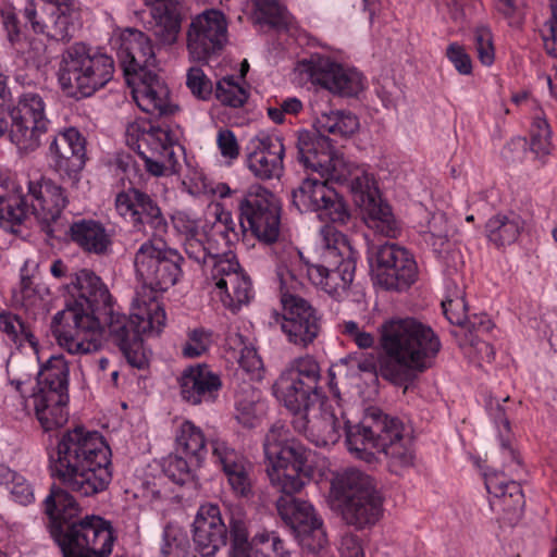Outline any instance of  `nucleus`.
<instances>
[{
    "label": "nucleus",
    "mask_w": 557,
    "mask_h": 557,
    "mask_svg": "<svg viewBox=\"0 0 557 557\" xmlns=\"http://www.w3.org/2000/svg\"><path fill=\"white\" fill-rule=\"evenodd\" d=\"M52 475L64 488H52L45 499L50 534L63 557H108L113 529L100 516L77 519L79 507L73 492L88 497L108 488L112 481L111 449L96 431L77 426L66 431L50 456Z\"/></svg>",
    "instance_id": "nucleus-1"
},
{
    "label": "nucleus",
    "mask_w": 557,
    "mask_h": 557,
    "mask_svg": "<svg viewBox=\"0 0 557 557\" xmlns=\"http://www.w3.org/2000/svg\"><path fill=\"white\" fill-rule=\"evenodd\" d=\"M382 356L360 354L345 361L350 370L380 374L384 380L403 386L418 373L431 368L441 349L435 332L413 318L389 319L381 325Z\"/></svg>",
    "instance_id": "nucleus-2"
},
{
    "label": "nucleus",
    "mask_w": 557,
    "mask_h": 557,
    "mask_svg": "<svg viewBox=\"0 0 557 557\" xmlns=\"http://www.w3.org/2000/svg\"><path fill=\"white\" fill-rule=\"evenodd\" d=\"M69 292L74 297L51 321V332L59 346L72 355L98 351L102 344L101 310L109 308L111 295L91 270L81 269L70 275Z\"/></svg>",
    "instance_id": "nucleus-3"
},
{
    "label": "nucleus",
    "mask_w": 557,
    "mask_h": 557,
    "mask_svg": "<svg viewBox=\"0 0 557 557\" xmlns=\"http://www.w3.org/2000/svg\"><path fill=\"white\" fill-rule=\"evenodd\" d=\"M348 450L367 463L376 461V454H383L389 472L401 475L414 467L413 440L405 424L395 417L370 408L361 423L346 431Z\"/></svg>",
    "instance_id": "nucleus-4"
},
{
    "label": "nucleus",
    "mask_w": 557,
    "mask_h": 557,
    "mask_svg": "<svg viewBox=\"0 0 557 557\" xmlns=\"http://www.w3.org/2000/svg\"><path fill=\"white\" fill-rule=\"evenodd\" d=\"M284 248L276 268L282 313H275V321L280 323L282 332L290 344L307 348L321 331V315L307 299L297 294L302 284L289 269V264L302 259L300 251L292 246H284Z\"/></svg>",
    "instance_id": "nucleus-5"
},
{
    "label": "nucleus",
    "mask_w": 557,
    "mask_h": 557,
    "mask_svg": "<svg viewBox=\"0 0 557 557\" xmlns=\"http://www.w3.org/2000/svg\"><path fill=\"white\" fill-rule=\"evenodd\" d=\"M321 263H308L307 275L319 289L336 300L348 296L355 277L356 260L344 236L333 226L321 228Z\"/></svg>",
    "instance_id": "nucleus-6"
},
{
    "label": "nucleus",
    "mask_w": 557,
    "mask_h": 557,
    "mask_svg": "<svg viewBox=\"0 0 557 557\" xmlns=\"http://www.w3.org/2000/svg\"><path fill=\"white\" fill-rule=\"evenodd\" d=\"M126 143L137 150L145 170L156 177L171 176L181 171L177 131L169 125H154L147 120H136L126 127Z\"/></svg>",
    "instance_id": "nucleus-7"
},
{
    "label": "nucleus",
    "mask_w": 557,
    "mask_h": 557,
    "mask_svg": "<svg viewBox=\"0 0 557 557\" xmlns=\"http://www.w3.org/2000/svg\"><path fill=\"white\" fill-rule=\"evenodd\" d=\"M263 449L271 485L284 497L299 493L306 484L304 467L308 459L307 449L280 423L273 424L268 431Z\"/></svg>",
    "instance_id": "nucleus-8"
},
{
    "label": "nucleus",
    "mask_w": 557,
    "mask_h": 557,
    "mask_svg": "<svg viewBox=\"0 0 557 557\" xmlns=\"http://www.w3.org/2000/svg\"><path fill=\"white\" fill-rule=\"evenodd\" d=\"M331 496L337 502L344 521L358 530L374 525L382 515V497L374 480L350 468L335 476Z\"/></svg>",
    "instance_id": "nucleus-9"
},
{
    "label": "nucleus",
    "mask_w": 557,
    "mask_h": 557,
    "mask_svg": "<svg viewBox=\"0 0 557 557\" xmlns=\"http://www.w3.org/2000/svg\"><path fill=\"white\" fill-rule=\"evenodd\" d=\"M113 74L114 61L110 55L76 42L63 52L58 76L67 95L89 97L103 88Z\"/></svg>",
    "instance_id": "nucleus-10"
},
{
    "label": "nucleus",
    "mask_w": 557,
    "mask_h": 557,
    "mask_svg": "<svg viewBox=\"0 0 557 557\" xmlns=\"http://www.w3.org/2000/svg\"><path fill=\"white\" fill-rule=\"evenodd\" d=\"M183 257L162 240L148 239L135 253L134 264L141 288L165 292L181 278Z\"/></svg>",
    "instance_id": "nucleus-11"
},
{
    "label": "nucleus",
    "mask_w": 557,
    "mask_h": 557,
    "mask_svg": "<svg viewBox=\"0 0 557 557\" xmlns=\"http://www.w3.org/2000/svg\"><path fill=\"white\" fill-rule=\"evenodd\" d=\"M9 115L11 141L20 150H36L50 125L42 95L38 91H23L10 109Z\"/></svg>",
    "instance_id": "nucleus-12"
},
{
    "label": "nucleus",
    "mask_w": 557,
    "mask_h": 557,
    "mask_svg": "<svg viewBox=\"0 0 557 557\" xmlns=\"http://www.w3.org/2000/svg\"><path fill=\"white\" fill-rule=\"evenodd\" d=\"M319 363L310 356L294 359L273 385L276 398L290 411H299L319 396Z\"/></svg>",
    "instance_id": "nucleus-13"
},
{
    "label": "nucleus",
    "mask_w": 557,
    "mask_h": 557,
    "mask_svg": "<svg viewBox=\"0 0 557 557\" xmlns=\"http://www.w3.org/2000/svg\"><path fill=\"white\" fill-rule=\"evenodd\" d=\"M240 226L246 221L257 239L275 244L281 231V209L276 197L261 186H253L239 202Z\"/></svg>",
    "instance_id": "nucleus-14"
},
{
    "label": "nucleus",
    "mask_w": 557,
    "mask_h": 557,
    "mask_svg": "<svg viewBox=\"0 0 557 557\" xmlns=\"http://www.w3.org/2000/svg\"><path fill=\"white\" fill-rule=\"evenodd\" d=\"M370 263L376 283L388 290H404L418 276L413 256L396 244L386 243L374 248Z\"/></svg>",
    "instance_id": "nucleus-15"
},
{
    "label": "nucleus",
    "mask_w": 557,
    "mask_h": 557,
    "mask_svg": "<svg viewBox=\"0 0 557 557\" xmlns=\"http://www.w3.org/2000/svg\"><path fill=\"white\" fill-rule=\"evenodd\" d=\"M231 547L228 557H290L281 537L273 531H261L249 540L244 509H230Z\"/></svg>",
    "instance_id": "nucleus-16"
},
{
    "label": "nucleus",
    "mask_w": 557,
    "mask_h": 557,
    "mask_svg": "<svg viewBox=\"0 0 557 557\" xmlns=\"http://www.w3.org/2000/svg\"><path fill=\"white\" fill-rule=\"evenodd\" d=\"M115 209L135 231L150 236V239L161 238L168 232L169 224L158 202L138 188L119 193Z\"/></svg>",
    "instance_id": "nucleus-17"
},
{
    "label": "nucleus",
    "mask_w": 557,
    "mask_h": 557,
    "mask_svg": "<svg viewBox=\"0 0 557 557\" xmlns=\"http://www.w3.org/2000/svg\"><path fill=\"white\" fill-rule=\"evenodd\" d=\"M293 412L294 429L319 447L337 443L346 430V421L343 419L342 411L331 405L315 406L311 401L301 410Z\"/></svg>",
    "instance_id": "nucleus-18"
},
{
    "label": "nucleus",
    "mask_w": 557,
    "mask_h": 557,
    "mask_svg": "<svg viewBox=\"0 0 557 557\" xmlns=\"http://www.w3.org/2000/svg\"><path fill=\"white\" fill-rule=\"evenodd\" d=\"M186 36L189 58L194 61L207 62L227 42L226 17L219 10H205L191 18Z\"/></svg>",
    "instance_id": "nucleus-19"
},
{
    "label": "nucleus",
    "mask_w": 557,
    "mask_h": 557,
    "mask_svg": "<svg viewBox=\"0 0 557 557\" xmlns=\"http://www.w3.org/2000/svg\"><path fill=\"white\" fill-rule=\"evenodd\" d=\"M293 205L301 213L318 212L321 219L345 224L350 214L338 194L325 181L308 177L292 193Z\"/></svg>",
    "instance_id": "nucleus-20"
},
{
    "label": "nucleus",
    "mask_w": 557,
    "mask_h": 557,
    "mask_svg": "<svg viewBox=\"0 0 557 557\" xmlns=\"http://www.w3.org/2000/svg\"><path fill=\"white\" fill-rule=\"evenodd\" d=\"M47 5L38 12L33 3L23 10V17L36 34L53 40L70 39L75 29L78 12L72 0H44Z\"/></svg>",
    "instance_id": "nucleus-21"
},
{
    "label": "nucleus",
    "mask_w": 557,
    "mask_h": 557,
    "mask_svg": "<svg viewBox=\"0 0 557 557\" xmlns=\"http://www.w3.org/2000/svg\"><path fill=\"white\" fill-rule=\"evenodd\" d=\"M298 70L313 84L334 94L352 97L363 89V77L358 71L345 69L329 57L311 55L299 62Z\"/></svg>",
    "instance_id": "nucleus-22"
},
{
    "label": "nucleus",
    "mask_w": 557,
    "mask_h": 557,
    "mask_svg": "<svg viewBox=\"0 0 557 557\" xmlns=\"http://www.w3.org/2000/svg\"><path fill=\"white\" fill-rule=\"evenodd\" d=\"M276 508L281 518L293 529L305 548L315 553L327 544L322 521L310 503L292 497H280Z\"/></svg>",
    "instance_id": "nucleus-23"
},
{
    "label": "nucleus",
    "mask_w": 557,
    "mask_h": 557,
    "mask_svg": "<svg viewBox=\"0 0 557 557\" xmlns=\"http://www.w3.org/2000/svg\"><path fill=\"white\" fill-rule=\"evenodd\" d=\"M117 57L126 83L133 82L141 74L157 70V59L150 38L138 29H125L117 46Z\"/></svg>",
    "instance_id": "nucleus-24"
},
{
    "label": "nucleus",
    "mask_w": 557,
    "mask_h": 557,
    "mask_svg": "<svg viewBox=\"0 0 557 557\" xmlns=\"http://www.w3.org/2000/svg\"><path fill=\"white\" fill-rule=\"evenodd\" d=\"M49 158L55 172L77 182L86 163L84 136L74 127L58 133L50 144Z\"/></svg>",
    "instance_id": "nucleus-25"
},
{
    "label": "nucleus",
    "mask_w": 557,
    "mask_h": 557,
    "mask_svg": "<svg viewBox=\"0 0 557 557\" xmlns=\"http://www.w3.org/2000/svg\"><path fill=\"white\" fill-rule=\"evenodd\" d=\"M210 280L214 284L222 304L232 311L250 300V280L239 270L237 261L226 258L214 262Z\"/></svg>",
    "instance_id": "nucleus-26"
},
{
    "label": "nucleus",
    "mask_w": 557,
    "mask_h": 557,
    "mask_svg": "<svg viewBox=\"0 0 557 557\" xmlns=\"http://www.w3.org/2000/svg\"><path fill=\"white\" fill-rule=\"evenodd\" d=\"M285 147L280 136L259 134L247 145V166L259 180L267 181L283 174Z\"/></svg>",
    "instance_id": "nucleus-27"
},
{
    "label": "nucleus",
    "mask_w": 557,
    "mask_h": 557,
    "mask_svg": "<svg viewBox=\"0 0 557 557\" xmlns=\"http://www.w3.org/2000/svg\"><path fill=\"white\" fill-rule=\"evenodd\" d=\"M212 456L227 478L233 492L242 497L252 493V465L228 443L222 440L211 442Z\"/></svg>",
    "instance_id": "nucleus-28"
},
{
    "label": "nucleus",
    "mask_w": 557,
    "mask_h": 557,
    "mask_svg": "<svg viewBox=\"0 0 557 557\" xmlns=\"http://www.w3.org/2000/svg\"><path fill=\"white\" fill-rule=\"evenodd\" d=\"M227 529L218 505L205 504L193 524V539L203 557L213 556L226 543Z\"/></svg>",
    "instance_id": "nucleus-29"
},
{
    "label": "nucleus",
    "mask_w": 557,
    "mask_h": 557,
    "mask_svg": "<svg viewBox=\"0 0 557 557\" xmlns=\"http://www.w3.org/2000/svg\"><path fill=\"white\" fill-rule=\"evenodd\" d=\"M28 194L32 198V205H28L29 214L44 223L57 221L69 203L63 187L44 176L29 181Z\"/></svg>",
    "instance_id": "nucleus-30"
},
{
    "label": "nucleus",
    "mask_w": 557,
    "mask_h": 557,
    "mask_svg": "<svg viewBox=\"0 0 557 557\" xmlns=\"http://www.w3.org/2000/svg\"><path fill=\"white\" fill-rule=\"evenodd\" d=\"M137 106L145 112L157 115H171L177 107L170 102L168 86L159 78L157 72L141 74V77L128 82Z\"/></svg>",
    "instance_id": "nucleus-31"
},
{
    "label": "nucleus",
    "mask_w": 557,
    "mask_h": 557,
    "mask_svg": "<svg viewBox=\"0 0 557 557\" xmlns=\"http://www.w3.org/2000/svg\"><path fill=\"white\" fill-rule=\"evenodd\" d=\"M149 9L151 30L160 45L172 46L177 41L183 20L182 0H144Z\"/></svg>",
    "instance_id": "nucleus-32"
},
{
    "label": "nucleus",
    "mask_w": 557,
    "mask_h": 557,
    "mask_svg": "<svg viewBox=\"0 0 557 557\" xmlns=\"http://www.w3.org/2000/svg\"><path fill=\"white\" fill-rule=\"evenodd\" d=\"M181 395L191 405L215 399L222 386L220 376L207 364H198L186 369L181 379Z\"/></svg>",
    "instance_id": "nucleus-33"
},
{
    "label": "nucleus",
    "mask_w": 557,
    "mask_h": 557,
    "mask_svg": "<svg viewBox=\"0 0 557 557\" xmlns=\"http://www.w3.org/2000/svg\"><path fill=\"white\" fill-rule=\"evenodd\" d=\"M324 170L319 175L327 181L337 184L347 185L354 198H359L362 194L373 187V180L363 166L357 165L335 151L332 153V161L326 162Z\"/></svg>",
    "instance_id": "nucleus-34"
},
{
    "label": "nucleus",
    "mask_w": 557,
    "mask_h": 557,
    "mask_svg": "<svg viewBox=\"0 0 557 557\" xmlns=\"http://www.w3.org/2000/svg\"><path fill=\"white\" fill-rule=\"evenodd\" d=\"M355 202L361 208L367 226L385 237L395 238L400 233L399 223L395 219L391 207L383 202L377 190H370L356 198Z\"/></svg>",
    "instance_id": "nucleus-35"
},
{
    "label": "nucleus",
    "mask_w": 557,
    "mask_h": 557,
    "mask_svg": "<svg viewBox=\"0 0 557 557\" xmlns=\"http://www.w3.org/2000/svg\"><path fill=\"white\" fill-rule=\"evenodd\" d=\"M132 317L141 335H158L165 326L166 315L158 296L140 288L132 302Z\"/></svg>",
    "instance_id": "nucleus-36"
},
{
    "label": "nucleus",
    "mask_w": 557,
    "mask_h": 557,
    "mask_svg": "<svg viewBox=\"0 0 557 557\" xmlns=\"http://www.w3.org/2000/svg\"><path fill=\"white\" fill-rule=\"evenodd\" d=\"M485 486L494 508L512 513L522 510L524 496L518 482L507 479L503 472L491 471L485 474Z\"/></svg>",
    "instance_id": "nucleus-37"
},
{
    "label": "nucleus",
    "mask_w": 557,
    "mask_h": 557,
    "mask_svg": "<svg viewBox=\"0 0 557 557\" xmlns=\"http://www.w3.org/2000/svg\"><path fill=\"white\" fill-rule=\"evenodd\" d=\"M69 236L83 251L98 256L106 255L112 245L111 233L101 222L91 219L72 223Z\"/></svg>",
    "instance_id": "nucleus-38"
},
{
    "label": "nucleus",
    "mask_w": 557,
    "mask_h": 557,
    "mask_svg": "<svg viewBox=\"0 0 557 557\" xmlns=\"http://www.w3.org/2000/svg\"><path fill=\"white\" fill-rule=\"evenodd\" d=\"M446 319L454 325L476 333H487L492 329V322L485 317L473 315L469 318L468 306L465 300V292L461 287L454 285L448 288L446 298L442 301Z\"/></svg>",
    "instance_id": "nucleus-39"
},
{
    "label": "nucleus",
    "mask_w": 557,
    "mask_h": 557,
    "mask_svg": "<svg viewBox=\"0 0 557 557\" xmlns=\"http://www.w3.org/2000/svg\"><path fill=\"white\" fill-rule=\"evenodd\" d=\"M205 225L206 239L220 249V257L227 258V251L240 238V230H237V223L231 212L216 205L212 219L207 220Z\"/></svg>",
    "instance_id": "nucleus-40"
},
{
    "label": "nucleus",
    "mask_w": 557,
    "mask_h": 557,
    "mask_svg": "<svg viewBox=\"0 0 557 557\" xmlns=\"http://www.w3.org/2000/svg\"><path fill=\"white\" fill-rule=\"evenodd\" d=\"M312 110L315 114L313 126L320 135L348 137L359 128L358 117L349 111L322 108L318 102L312 104Z\"/></svg>",
    "instance_id": "nucleus-41"
},
{
    "label": "nucleus",
    "mask_w": 557,
    "mask_h": 557,
    "mask_svg": "<svg viewBox=\"0 0 557 557\" xmlns=\"http://www.w3.org/2000/svg\"><path fill=\"white\" fill-rule=\"evenodd\" d=\"M69 362L62 355H53L41 364L34 393L69 396Z\"/></svg>",
    "instance_id": "nucleus-42"
},
{
    "label": "nucleus",
    "mask_w": 557,
    "mask_h": 557,
    "mask_svg": "<svg viewBox=\"0 0 557 557\" xmlns=\"http://www.w3.org/2000/svg\"><path fill=\"white\" fill-rule=\"evenodd\" d=\"M29 215L26 196L14 182L0 177V225H21Z\"/></svg>",
    "instance_id": "nucleus-43"
},
{
    "label": "nucleus",
    "mask_w": 557,
    "mask_h": 557,
    "mask_svg": "<svg viewBox=\"0 0 557 557\" xmlns=\"http://www.w3.org/2000/svg\"><path fill=\"white\" fill-rule=\"evenodd\" d=\"M298 159L307 170L320 173L334 151L331 139L320 134L302 133L297 141Z\"/></svg>",
    "instance_id": "nucleus-44"
},
{
    "label": "nucleus",
    "mask_w": 557,
    "mask_h": 557,
    "mask_svg": "<svg viewBox=\"0 0 557 557\" xmlns=\"http://www.w3.org/2000/svg\"><path fill=\"white\" fill-rule=\"evenodd\" d=\"M32 398L36 418L45 431L61 428L67 422L69 396L33 393Z\"/></svg>",
    "instance_id": "nucleus-45"
},
{
    "label": "nucleus",
    "mask_w": 557,
    "mask_h": 557,
    "mask_svg": "<svg viewBox=\"0 0 557 557\" xmlns=\"http://www.w3.org/2000/svg\"><path fill=\"white\" fill-rule=\"evenodd\" d=\"M176 453L195 463H201L207 455V441L202 430L190 421H183L175 433Z\"/></svg>",
    "instance_id": "nucleus-46"
},
{
    "label": "nucleus",
    "mask_w": 557,
    "mask_h": 557,
    "mask_svg": "<svg viewBox=\"0 0 557 557\" xmlns=\"http://www.w3.org/2000/svg\"><path fill=\"white\" fill-rule=\"evenodd\" d=\"M523 227L519 215L510 212L508 214H496L488 219L485 225L486 236L497 247L515 243Z\"/></svg>",
    "instance_id": "nucleus-47"
},
{
    "label": "nucleus",
    "mask_w": 557,
    "mask_h": 557,
    "mask_svg": "<svg viewBox=\"0 0 557 557\" xmlns=\"http://www.w3.org/2000/svg\"><path fill=\"white\" fill-rule=\"evenodd\" d=\"M508 400V396L503 399L490 397L488 400L486 401V409L488 411V414L491 416V418H493L495 424L498 428L500 447L503 450L505 463H519L517 455L510 446V425L509 420L506 416V408L504 406V404L507 403Z\"/></svg>",
    "instance_id": "nucleus-48"
},
{
    "label": "nucleus",
    "mask_w": 557,
    "mask_h": 557,
    "mask_svg": "<svg viewBox=\"0 0 557 557\" xmlns=\"http://www.w3.org/2000/svg\"><path fill=\"white\" fill-rule=\"evenodd\" d=\"M101 319L107 323L110 336L117 346L141 335L134 318L115 312L111 302L107 310H101L99 321Z\"/></svg>",
    "instance_id": "nucleus-49"
},
{
    "label": "nucleus",
    "mask_w": 557,
    "mask_h": 557,
    "mask_svg": "<svg viewBox=\"0 0 557 557\" xmlns=\"http://www.w3.org/2000/svg\"><path fill=\"white\" fill-rule=\"evenodd\" d=\"M0 332L4 333L17 348H22L25 344H28L35 354L38 352V342L35 335L30 327L17 314L1 311Z\"/></svg>",
    "instance_id": "nucleus-50"
},
{
    "label": "nucleus",
    "mask_w": 557,
    "mask_h": 557,
    "mask_svg": "<svg viewBox=\"0 0 557 557\" xmlns=\"http://www.w3.org/2000/svg\"><path fill=\"white\" fill-rule=\"evenodd\" d=\"M1 17L3 27L7 32L8 39L17 51L22 53H32V58L40 57L45 52V45L36 40L29 41V50H26L24 48L20 21L16 16V13L12 9L2 10Z\"/></svg>",
    "instance_id": "nucleus-51"
},
{
    "label": "nucleus",
    "mask_w": 557,
    "mask_h": 557,
    "mask_svg": "<svg viewBox=\"0 0 557 557\" xmlns=\"http://www.w3.org/2000/svg\"><path fill=\"white\" fill-rule=\"evenodd\" d=\"M183 246L187 257L201 265H205L208 261H211L213 265L219 259H224L220 257V249H216L210 240L206 239L203 230L185 238Z\"/></svg>",
    "instance_id": "nucleus-52"
},
{
    "label": "nucleus",
    "mask_w": 557,
    "mask_h": 557,
    "mask_svg": "<svg viewBox=\"0 0 557 557\" xmlns=\"http://www.w3.org/2000/svg\"><path fill=\"white\" fill-rule=\"evenodd\" d=\"M0 484L4 485L15 502L22 505H28L34 500V491L32 485L23 475L8 467L0 466Z\"/></svg>",
    "instance_id": "nucleus-53"
},
{
    "label": "nucleus",
    "mask_w": 557,
    "mask_h": 557,
    "mask_svg": "<svg viewBox=\"0 0 557 557\" xmlns=\"http://www.w3.org/2000/svg\"><path fill=\"white\" fill-rule=\"evenodd\" d=\"M424 240L433 247L434 252L444 258L450 249L448 240V222L443 213L433 214L428 222Z\"/></svg>",
    "instance_id": "nucleus-54"
},
{
    "label": "nucleus",
    "mask_w": 557,
    "mask_h": 557,
    "mask_svg": "<svg viewBox=\"0 0 557 557\" xmlns=\"http://www.w3.org/2000/svg\"><path fill=\"white\" fill-rule=\"evenodd\" d=\"M201 463H195L184 455L176 453L164 459L162 468L165 475L174 483L183 485L193 478L195 468Z\"/></svg>",
    "instance_id": "nucleus-55"
},
{
    "label": "nucleus",
    "mask_w": 557,
    "mask_h": 557,
    "mask_svg": "<svg viewBox=\"0 0 557 557\" xmlns=\"http://www.w3.org/2000/svg\"><path fill=\"white\" fill-rule=\"evenodd\" d=\"M215 97L224 106L239 108L247 101L248 92L233 77H223L216 84Z\"/></svg>",
    "instance_id": "nucleus-56"
},
{
    "label": "nucleus",
    "mask_w": 557,
    "mask_h": 557,
    "mask_svg": "<svg viewBox=\"0 0 557 557\" xmlns=\"http://www.w3.org/2000/svg\"><path fill=\"white\" fill-rule=\"evenodd\" d=\"M531 149L539 156H545L550 152L552 131L547 121L543 117H535L531 131Z\"/></svg>",
    "instance_id": "nucleus-57"
},
{
    "label": "nucleus",
    "mask_w": 557,
    "mask_h": 557,
    "mask_svg": "<svg viewBox=\"0 0 557 557\" xmlns=\"http://www.w3.org/2000/svg\"><path fill=\"white\" fill-rule=\"evenodd\" d=\"M212 333L203 327L188 331L187 341L183 345L182 352L187 358H197L203 355L212 343Z\"/></svg>",
    "instance_id": "nucleus-58"
},
{
    "label": "nucleus",
    "mask_w": 557,
    "mask_h": 557,
    "mask_svg": "<svg viewBox=\"0 0 557 557\" xmlns=\"http://www.w3.org/2000/svg\"><path fill=\"white\" fill-rule=\"evenodd\" d=\"M14 300L25 309H32L36 307L40 301L41 297L36 289L32 277L28 275H21L18 286L13 293Z\"/></svg>",
    "instance_id": "nucleus-59"
},
{
    "label": "nucleus",
    "mask_w": 557,
    "mask_h": 557,
    "mask_svg": "<svg viewBox=\"0 0 557 557\" xmlns=\"http://www.w3.org/2000/svg\"><path fill=\"white\" fill-rule=\"evenodd\" d=\"M253 5L259 23L276 25L283 16L284 8L278 0H255Z\"/></svg>",
    "instance_id": "nucleus-60"
},
{
    "label": "nucleus",
    "mask_w": 557,
    "mask_h": 557,
    "mask_svg": "<svg viewBox=\"0 0 557 557\" xmlns=\"http://www.w3.org/2000/svg\"><path fill=\"white\" fill-rule=\"evenodd\" d=\"M186 85L194 96L207 100L212 92V83L200 67H190L187 73Z\"/></svg>",
    "instance_id": "nucleus-61"
},
{
    "label": "nucleus",
    "mask_w": 557,
    "mask_h": 557,
    "mask_svg": "<svg viewBox=\"0 0 557 557\" xmlns=\"http://www.w3.org/2000/svg\"><path fill=\"white\" fill-rule=\"evenodd\" d=\"M236 420L245 428H253L258 421V401L251 398L238 396L236 400Z\"/></svg>",
    "instance_id": "nucleus-62"
},
{
    "label": "nucleus",
    "mask_w": 557,
    "mask_h": 557,
    "mask_svg": "<svg viewBox=\"0 0 557 557\" xmlns=\"http://www.w3.org/2000/svg\"><path fill=\"white\" fill-rule=\"evenodd\" d=\"M478 58L484 65H491L494 61V48L491 32L485 27L476 28L474 33Z\"/></svg>",
    "instance_id": "nucleus-63"
},
{
    "label": "nucleus",
    "mask_w": 557,
    "mask_h": 557,
    "mask_svg": "<svg viewBox=\"0 0 557 557\" xmlns=\"http://www.w3.org/2000/svg\"><path fill=\"white\" fill-rule=\"evenodd\" d=\"M216 145L221 156L230 161L239 156V145L235 134L228 128H221L216 134Z\"/></svg>",
    "instance_id": "nucleus-64"
}]
</instances>
